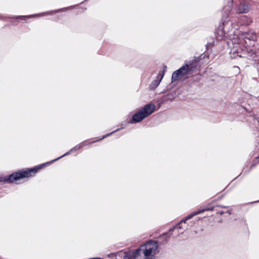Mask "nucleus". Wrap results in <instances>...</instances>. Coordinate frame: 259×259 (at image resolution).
Masks as SVG:
<instances>
[{"instance_id":"obj_2","label":"nucleus","mask_w":259,"mask_h":259,"mask_svg":"<svg viewBox=\"0 0 259 259\" xmlns=\"http://www.w3.org/2000/svg\"><path fill=\"white\" fill-rule=\"evenodd\" d=\"M123 255H124L123 257L125 258L128 259L145 257L144 256L143 250H142V251H140L139 248L135 251L132 250L127 252H120L116 254H111L109 255V257L115 258H117V257H123Z\"/></svg>"},{"instance_id":"obj_8","label":"nucleus","mask_w":259,"mask_h":259,"mask_svg":"<svg viewBox=\"0 0 259 259\" xmlns=\"http://www.w3.org/2000/svg\"><path fill=\"white\" fill-rule=\"evenodd\" d=\"M164 74V70L160 71L157 75V79L156 80H154L152 83V85L154 88L157 87L158 84L160 83V81H161L162 79L163 78V77Z\"/></svg>"},{"instance_id":"obj_7","label":"nucleus","mask_w":259,"mask_h":259,"mask_svg":"<svg viewBox=\"0 0 259 259\" xmlns=\"http://www.w3.org/2000/svg\"><path fill=\"white\" fill-rule=\"evenodd\" d=\"M249 11L248 5L245 4H241L237 8V12L238 13H246Z\"/></svg>"},{"instance_id":"obj_3","label":"nucleus","mask_w":259,"mask_h":259,"mask_svg":"<svg viewBox=\"0 0 259 259\" xmlns=\"http://www.w3.org/2000/svg\"><path fill=\"white\" fill-rule=\"evenodd\" d=\"M157 244L154 241H150L149 242L141 245L139 247V250H143L144 256L145 257H152L157 252Z\"/></svg>"},{"instance_id":"obj_6","label":"nucleus","mask_w":259,"mask_h":259,"mask_svg":"<svg viewBox=\"0 0 259 259\" xmlns=\"http://www.w3.org/2000/svg\"><path fill=\"white\" fill-rule=\"evenodd\" d=\"M204 210H202L201 211H196V212H194V213H192V214L188 215L184 220H183L176 227L174 228V229L176 230H179V229H181L183 226H182V224L183 223H186V221L188 220H189L191 218H192L193 216L198 214V213H201V212L203 211Z\"/></svg>"},{"instance_id":"obj_1","label":"nucleus","mask_w":259,"mask_h":259,"mask_svg":"<svg viewBox=\"0 0 259 259\" xmlns=\"http://www.w3.org/2000/svg\"><path fill=\"white\" fill-rule=\"evenodd\" d=\"M155 109V106L152 104H148L145 106L142 110L135 114L133 116L131 123H136L141 121L142 120L152 114Z\"/></svg>"},{"instance_id":"obj_10","label":"nucleus","mask_w":259,"mask_h":259,"mask_svg":"<svg viewBox=\"0 0 259 259\" xmlns=\"http://www.w3.org/2000/svg\"><path fill=\"white\" fill-rule=\"evenodd\" d=\"M223 35H224V34H223V35L221 36V37L220 39H221V38H223ZM218 39H220V38H218Z\"/></svg>"},{"instance_id":"obj_9","label":"nucleus","mask_w":259,"mask_h":259,"mask_svg":"<svg viewBox=\"0 0 259 259\" xmlns=\"http://www.w3.org/2000/svg\"><path fill=\"white\" fill-rule=\"evenodd\" d=\"M92 259H101V258H93Z\"/></svg>"},{"instance_id":"obj_4","label":"nucleus","mask_w":259,"mask_h":259,"mask_svg":"<svg viewBox=\"0 0 259 259\" xmlns=\"http://www.w3.org/2000/svg\"><path fill=\"white\" fill-rule=\"evenodd\" d=\"M191 71V68L189 67L188 65L182 67L172 73L171 77L172 81H175L179 78H187L189 73Z\"/></svg>"},{"instance_id":"obj_5","label":"nucleus","mask_w":259,"mask_h":259,"mask_svg":"<svg viewBox=\"0 0 259 259\" xmlns=\"http://www.w3.org/2000/svg\"><path fill=\"white\" fill-rule=\"evenodd\" d=\"M31 172H36V169L33 168L27 171H19L13 173L9 177V180L11 182H14L20 179L28 177L30 176V173Z\"/></svg>"}]
</instances>
